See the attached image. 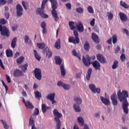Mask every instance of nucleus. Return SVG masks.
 <instances>
[{"instance_id": "obj_64", "label": "nucleus", "mask_w": 129, "mask_h": 129, "mask_svg": "<svg viewBox=\"0 0 129 129\" xmlns=\"http://www.w3.org/2000/svg\"><path fill=\"white\" fill-rule=\"evenodd\" d=\"M94 31H95L96 32H97V33H99V29H98V28L97 27V26H95L94 27Z\"/></svg>"}, {"instance_id": "obj_38", "label": "nucleus", "mask_w": 129, "mask_h": 129, "mask_svg": "<svg viewBox=\"0 0 129 129\" xmlns=\"http://www.w3.org/2000/svg\"><path fill=\"white\" fill-rule=\"evenodd\" d=\"M69 25L71 30H73L75 29L76 26L74 25V22H73L72 21H70L69 22Z\"/></svg>"}, {"instance_id": "obj_6", "label": "nucleus", "mask_w": 129, "mask_h": 129, "mask_svg": "<svg viewBox=\"0 0 129 129\" xmlns=\"http://www.w3.org/2000/svg\"><path fill=\"white\" fill-rule=\"evenodd\" d=\"M74 100L77 104H74V108L76 112H80L81 109H80V106L79 104H81L82 100L78 97H75L74 98Z\"/></svg>"}, {"instance_id": "obj_56", "label": "nucleus", "mask_w": 129, "mask_h": 129, "mask_svg": "<svg viewBox=\"0 0 129 129\" xmlns=\"http://www.w3.org/2000/svg\"><path fill=\"white\" fill-rule=\"evenodd\" d=\"M7 4V1L6 0H0V6H4Z\"/></svg>"}, {"instance_id": "obj_27", "label": "nucleus", "mask_w": 129, "mask_h": 129, "mask_svg": "<svg viewBox=\"0 0 129 129\" xmlns=\"http://www.w3.org/2000/svg\"><path fill=\"white\" fill-rule=\"evenodd\" d=\"M84 48L85 51L87 52H89V49H90V45H89V43L88 41H85V43L84 45Z\"/></svg>"}, {"instance_id": "obj_51", "label": "nucleus", "mask_w": 129, "mask_h": 129, "mask_svg": "<svg viewBox=\"0 0 129 129\" xmlns=\"http://www.w3.org/2000/svg\"><path fill=\"white\" fill-rule=\"evenodd\" d=\"M18 25L17 24H15L13 26H12V31H15L16 30L18 29Z\"/></svg>"}, {"instance_id": "obj_16", "label": "nucleus", "mask_w": 129, "mask_h": 129, "mask_svg": "<svg viewBox=\"0 0 129 129\" xmlns=\"http://www.w3.org/2000/svg\"><path fill=\"white\" fill-rule=\"evenodd\" d=\"M92 66L94 67V69L96 71L100 70V63L97 60H94L92 63Z\"/></svg>"}, {"instance_id": "obj_28", "label": "nucleus", "mask_w": 129, "mask_h": 129, "mask_svg": "<svg viewBox=\"0 0 129 129\" xmlns=\"http://www.w3.org/2000/svg\"><path fill=\"white\" fill-rule=\"evenodd\" d=\"M24 60L25 57L24 56H21L17 59L16 62L18 65H20V64H22V62H24Z\"/></svg>"}, {"instance_id": "obj_44", "label": "nucleus", "mask_w": 129, "mask_h": 129, "mask_svg": "<svg viewBox=\"0 0 129 129\" xmlns=\"http://www.w3.org/2000/svg\"><path fill=\"white\" fill-rule=\"evenodd\" d=\"M27 67H28V64L26 63V64H24L23 66H21V68L22 70L23 71V72H26Z\"/></svg>"}, {"instance_id": "obj_53", "label": "nucleus", "mask_w": 129, "mask_h": 129, "mask_svg": "<svg viewBox=\"0 0 129 129\" xmlns=\"http://www.w3.org/2000/svg\"><path fill=\"white\" fill-rule=\"evenodd\" d=\"M46 26L47 25H46V23L45 22V21L41 22V27L42 29L45 28Z\"/></svg>"}, {"instance_id": "obj_62", "label": "nucleus", "mask_w": 129, "mask_h": 129, "mask_svg": "<svg viewBox=\"0 0 129 129\" xmlns=\"http://www.w3.org/2000/svg\"><path fill=\"white\" fill-rule=\"evenodd\" d=\"M0 66L1 67L5 70V67L4 66V64L3 63V61H2V59L0 58Z\"/></svg>"}, {"instance_id": "obj_10", "label": "nucleus", "mask_w": 129, "mask_h": 129, "mask_svg": "<svg viewBox=\"0 0 129 129\" xmlns=\"http://www.w3.org/2000/svg\"><path fill=\"white\" fill-rule=\"evenodd\" d=\"M78 122H79V124L81 125V126H84L83 129H89V127L87 124H85L84 125V120L82 116H79L77 118Z\"/></svg>"}, {"instance_id": "obj_4", "label": "nucleus", "mask_w": 129, "mask_h": 129, "mask_svg": "<svg viewBox=\"0 0 129 129\" xmlns=\"http://www.w3.org/2000/svg\"><path fill=\"white\" fill-rule=\"evenodd\" d=\"M74 36H70L69 38V42L73 43V44H79L80 42V39L79 38V35L78 32L76 30L74 31Z\"/></svg>"}, {"instance_id": "obj_58", "label": "nucleus", "mask_w": 129, "mask_h": 129, "mask_svg": "<svg viewBox=\"0 0 129 129\" xmlns=\"http://www.w3.org/2000/svg\"><path fill=\"white\" fill-rule=\"evenodd\" d=\"M6 76L7 81H8V83H11L12 81H11V78H10V76H8V75H6Z\"/></svg>"}, {"instance_id": "obj_12", "label": "nucleus", "mask_w": 129, "mask_h": 129, "mask_svg": "<svg viewBox=\"0 0 129 129\" xmlns=\"http://www.w3.org/2000/svg\"><path fill=\"white\" fill-rule=\"evenodd\" d=\"M17 16L18 17H22L23 16V7L20 4H17L16 6Z\"/></svg>"}, {"instance_id": "obj_18", "label": "nucleus", "mask_w": 129, "mask_h": 129, "mask_svg": "<svg viewBox=\"0 0 129 129\" xmlns=\"http://www.w3.org/2000/svg\"><path fill=\"white\" fill-rule=\"evenodd\" d=\"M119 16L120 18V20L122 22H126L127 21V16L125 14L122 13V12H120L119 13Z\"/></svg>"}, {"instance_id": "obj_52", "label": "nucleus", "mask_w": 129, "mask_h": 129, "mask_svg": "<svg viewBox=\"0 0 129 129\" xmlns=\"http://www.w3.org/2000/svg\"><path fill=\"white\" fill-rule=\"evenodd\" d=\"M66 7L67 8V10H71L72 9V6L71 3L66 4Z\"/></svg>"}, {"instance_id": "obj_32", "label": "nucleus", "mask_w": 129, "mask_h": 129, "mask_svg": "<svg viewBox=\"0 0 129 129\" xmlns=\"http://www.w3.org/2000/svg\"><path fill=\"white\" fill-rule=\"evenodd\" d=\"M33 52L34 53V56L36 59L38 60V61H40V60H41V56L39 55V54L38 53V52H37V51L36 50L34 49Z\"/></svg>"}, {"instance_id": "obj_20", "label": "nucleus", "mask_w": 129, "mask_h": 129, "mask_svg": "<svg viewBox=\"0 0 129 129\" xmlns=\"http://www.w3.org/2000/svg\"><path fill=\"white\" fill-rule=\"evenodd\" d=\"M100 98L103 103H104V104H105V105H109V104H110V102H109V100L108 99L105 98L102 96H100Z\"/></svg>"}, {"instance_id": "obj_63", "label": "nucleus", "mask_w": 129, "mask_h": 129, "mask_svg": "<svg viewBox=\"0 0 129 129\" xmlns=\"http://www.w3.org/2000/svg\"><path fill=\"white\" fill-rule=\"evenodd\" d=\"M95 93H98V94H99V93H100V88H96L95 89Z\"/></svg>"}, {"instance_id": "obj_2", "label": "nucleus", "mask_w": 129, "mask_h": 129, "mask_svg": "<svg viewBox=\"0 0 129 129\" xmlns=\"http://www.w3.org/2000/svg\"><path fill=\"white\" fill-rule=\"evenodd\" d=\"M49 2L51 3V8L52 9L51 15L52 17H53L55 22H58V21H59V17L58 16L57 11H56V9L58 8L57 0H49Z\"/></svg>"}, {"instance_id": "obj_35", "label": "nucleus", "mask_w": 129, "mask_h": 129, "mask_svg": "<svg viewBox=\"0 0 129 129\" xmlns=\"http://www.w3.org/2000/svg\"><path fill=\"white\" fill-rule=\"evenodd\" d=\"M37 46L39 48V49L43 50V49H45V47L46 45L44 43H37Z\"/></svg>"}, {"instance_id": "obj_47", "label": "nucleus", "mask_w": 129, "mask_h": 129, "mask_svg": "<svg viewBox=\"0 0 129 129\" xmlns=\"http://www.w3.org/2000/svg\"><path fill=\"white\" fill-rule=\"evenodd\" d=\"M52 51L48 50V51H46V56L48 57V58H50L52 57Z\"/></svg>"}, {"instance_id": "obj_33", "label": "nucleus", "mask_w": 129, "mask_h": 129, "mask_svg": "<svg viewBox=\"0 0 129 129\" xmlns=\"http://www.w3.org/2000/svg\"><path fill=\"white\" fill-rule=\"evenodd\" d=\"M89 88L90 89V90H91L92 92H93V93H95V89L96 88L95 87V85L90 84L89 85Z\"/></svg>"}, {"instance_id": "obj_9", "label": "nucleus", "mask_w": 129, "mask_h": 129, "mask_svg": "<svg viewBox=\"0 0 129 129\" xmlns=\"http://www.w3.org/2000/svg\"><path fill=\"white\" fill-rule=\"evenodd\" d=\"M44 10L41 9H37L36 10V14L37 15H39L41 18L43 19H48L49 18V16L48 15L44 14Z\"/></svg>"}, {"instance_id": "obj_14", "label": "nucleus", "mask_w": 129, "mask_h": 129, "mask_svg": "<svg viewBox=\"0 0 129 129\" xmlns=\"http://www.w3.org/2000/svg\"><path fill=\"white\" fill-rule=\"evenodd\" d=\"M97 59L98 61L100 62V63H102V64H105L106 63V60H105V58L102 54H98L96 55Z\"/></svg>"}, {"instance_id": "obj_61", "label": "nucleus", "mask_w": 129, "mask_h": 129, "mask_svg": "<svg viewBox=\"0 0 129 129\" xmlns=\"http://www.w3.org/2000/svg\"><path fill=\"white\" fill-rule=\"evenodd\" d=\"M120 50V47L119 46L117 45L116 49L115 50V53L116 54L117 53H118V51Z\"/></svg>"}, {"instance_id": "obj_8", "label": "nucleus", "mask_w": 129, "mask_h": 129, "mask_svg": "<svg viewBox=\"0 0 129 129\" xmlns=\"http://www.w3.org/2000/svg\"><path fill=\"white\" fill-rule=\"evenodd\" d=\"M34 76L37 80L42 79V71L41 69L36 68L34 70Z\"/></svg>"}, {"instance_id": "obj_22", "label": "nucleus", "mask_w": 129, "mask_h": 129, "mask_svg": "<svg viewBox=\"0 0 129 129\" xmlns=\"http://www.w3.org/2000/svg\"><path fill=\"white\" fill-rule=\"evenodd\" d=\"M54 47L55 49H57V50H59L61 49V40L60 39H58L54 44Z\"/></svg>"}, {"instance_id": "obj_45", "label": "nucleus", "mask_w": 129, "mask_h": 129, "mask_svg": "<svg viewBox=\"0 0 129 129\" xmlns=\"http://www.w3.org/2000/svg\"><path fill=\"white\" fill-rule=\"evenodd\" d=\"M29 40H30V38H29V36L28 35H25L24 36V41L26 44H28Z\"/></svg>"}, {"instance_id": "obj_43", "label": "nucleus", "mask_w": 129, "mask_h": 129, "mask_svg": "<svg viewBox=\"0 0 129 129\" xmlns=\"http://www.w3.org/2000/svg\"><path fill=\"white\" fill-rule=\"evenodd\" d=\"M112 42L113 44H115L117 42V36L116 35H114L112 36Z\"/></svg>"}, {"instance_id": "obj_49", "label": "nucleus", "mask_w": 129, "mask_h": 129, "mask_svg": "<svg viewBox=\"0 0 129 129\" xmlns=\"http://www.w3.org/2000/svg\"><path fill=\"white\" fill-rule=\"evenodd\" d=\"M120 59L121 61L123 62V61L125 60V55L124 54L122 53L120 56Z\"/></svg>"}, {"instance_id": "obj_11", "label": "nucleus", "mask_w": 129, "mask_h": 129, "mask_svg": "<svg viewBox=\"0 0 129 129\" xmlns=\"http://www.w3.org/2000/svg\"><path fill=\"white\" fill-rule=\"evenodd\" d=\"M75 29L78 31V32H80V33H82L83 31H84V26H83V24L81 22L79 21L76 25Z\"/></svg>"}, {"instance_id": "obj_29", "label": "nucleus", "mask_w": 129, "mask_h": 129, "mask_svg": "<svg viewBox=\"0 0 129 129\" xmlns=\"http://www.w3.org/2000/svg\"><path fill=\"white\" fill-rule=\"evenodd\" d=\"M17 44V37H14L11 42L12 48H16V45Z\"/></svg>"}, {"instance_id": "obj_42", "label": "nucleus", "mask_w": 129, "mask_h": 129, "mask_svg": "<svg viewBox=\"0 0 129 129\" xmlns=\"http://www.w3.org/2000/svg\"><path fill=\"white\" fill-rule=\"evenodd\" d=\"M107 14L108 19L109 20V21H111V20L113 18V15L112 14V13L109 12H107Z\"/></svg>"}, {"instance_id": "obj_5", "label": "nucleus", "mask_w": 129, "mask_h": 129, "mask_svg": "<svg viewBox=\"0 0 129 129\" xmlns=\"http://www.w3.org/2000/svg\"><path fill=\"white\" fill-rule=\"evenodd\" d=\"M83 63L86 67H89L90 66L91 62H90V60H92L94 61L95 60V55H92V56H89V55H87L86 58L84 56H83Z\"/></svg>"}, {"instance_id": "obj_13", "label": "nucleus", "mask_w": 129, "mask_h": 129, "mask_svg": "<svg viewBox=\"0 0 129 129\" xmlns=\"http://www.w3.org/2000/svg\"><path fill=\"white\" fill-rule=\"evenodd\" d=\"M110 98L113 105L116 106L117 105V96H116V94L114 93L111 95Z\"/></svg>"}, {"instance_id": "obj_60", "label": "nucleus", "mask_w": 129, "mask_h": 129, "mask_svg": "<svg viewBox=\"0 0 129 129\" xmlns=\"http://www.w3.org/2000/svg\"><path fill=\"white\" fill-rule=\"evenodd\" d=\"M22 6H23V7L24 9L27 10L28 8L26 6V3H25V1H22Z\"/></svg>"}, {"instance_id": "obj_41", "label": "nucleus", "mask_w": 129, "mask_h": 129, "mask_svg": "<svg viewBox=\"0 0 129 129\" xmlns=\"http://www.w3.org/2000/svg\"><path fill=\"white\" fill-rule=\"evenodd\" d=\"M120 5L121 6V7L124 8V9H127V8H128V6L126 5V3H125V2H123L121 1H120Z\"/></svg>"}, {"instance_id": "obj_24", "label": "nucleus", "mask_w": 129, "mask_h": 129, "mask_svg": "<svg viewBox=\"0 0 129 129\" xmlns=\"http://www.w3.org/2000/svg\"><path fill=\"white\" fill-rule=\"evenodd\" d=\"M60 69L61 76H65L66 75V71L65 70V68H64V64H61L60 66Z\"/></svg>"}, {"instance_id": "obj_31", "label": "nucleus", "mask_w": 129, "mask_h": 129, "mask_svg": "<svg viewBox=\"0 0 129 129\" xmlns=\"http://www.w3.org/2000/svg\"><path fill=\"white\" fill-rule=\"evenodd\" d=\"M34 94L35 95L36 98H37L38 100H40V98L42 97V94H41V93H40V92L38 91H35L34 92Z\"/></svg>"}, {"instance_id": "obj_54", "label": "nucleus", "mask_w": 129, "mask_h": 129, "mask_svg": "<svg viewBox=\"0 0 129 129\" xmlns=\"http://www.w3.org/2000/svg\"><path fill=\"white\" fill-rule=\"evenodd\" d=\"M5 16L7 20H9V19H10V13H9V12H5Z\"/></svg>"}, {"instance_id": "obj_50", "label": "nucleus", "mask_w": 129, "mask_h": 129, "mask_svg": "<svg viewBox=\"0 0 129 129\" xmlns=\"http://www.w3.org/2000/svg\"><path fill=\"white\" fill-rule=\"evenodd\" d=\"M39 114V108H36L32 115H38Z\"/></svg>"}, {"instance_id": "obj_30", "label": "nucleus", "mask_w": 129, "mask_h": 129, "mask_svg": "<svg viewBox=\"0 0 129 129\" xmlns=\"http://www.w3.org/2000/svg\"><path fill=\"white\" fill-rule=\"evenodd\" d=\"M7 57H13V51L11 49H7L6 51Z\"/></svg>"}, {"instance_id": "obj_23", "label": "nucleus", "mask_w": 129, "mask_h": 129, "mask_svg": "<svg viewBox=\"0 0 129 129\" xmlns=\"http://www.w3.org/2000/svg\"><path fill=\"white\" fill-rule=\"evenodd\" d=\"M54 59L55 61V64H56V65L61 66V64H62V59H61V57H60V56H55Z\"/></svg>"}, {"instance_id": "obj_55", "label": "nucleus", "mask_w": 129, "mask_h": 129, "mask_svg": "<svg viewBox=\"0 0 129 129\" xmlns=\"http://www.w3.org/2000/svg\"><path fill=\"white\" fill-rule=\"evenodd\" d=\"M7 23V20L2 19L0 20V24L1 25H5V24Z\"/></svg>"}, {"instance_id": "obj_37", "label": "nucleus", "mask_w": 129, "mask_h": 129, "mask_svg": "<svg viewBox=\"0 0 129 129\" xmlns=\"http://www.w3.org/2000/svg\"><path fill=\"white\" fill-rule=\"evenodd\" d=\"M48 108H49V107H47L45 104H42L41 109L43 113H45L47 111V109Z\"/></svg>"}, {"instance_id": "obj_1", "label": "nucleus", "mask_w": 129, "mask_h": 129, "mask_svg": "<svg viewBox=\"0 0 129 129\" xmlns=\"http://www.w3.org/2000/svg\"><path fill=\"white\" fill-rule=\"evenodd\" d=\"M118 99L120 102L123 101L122 104L123 110L126 114L128 113V102L126 99L128 97V93L126 91H122V92L119 91L117 93Z\"/></svg>"}, {"instance_id": "obj_7", "label": "nucleus", "mask_w": 129, "mask_h": 129, "mask_svg": "<svg viewBox=\"0 0 129 129\" xmlns=\"http://www.w3.org/2000/svg\"><path fill=\"white\" fill-rule=\"evenodd\" d=\"M0 32L2 36L4 37H10V30L8 29V28L6 26H3V25H0Z\"/></svg>"}, {"instance_id": "obj_21", "label": "nucleus", "mask_w": 129, "mask_h": 129, "mask_svg": "<svg viewBox=\"0 0 129 129\" xmlns=\"http://www.w3.org/2000/svg\"><path fill=\"white\" fill-rule=\"evenodd\" d=\"M35 116L34 115H31L30 116V118L29 119V126H33V125H35Z\"/></svg>"}, {"instance_id": "obj_26", "label": "nucleus", "mask_w": 129, "mask_h": 129, "mask_svg": "<svg viewBox=\"0 0 129 129\" xmlns=\"http://www.w3.org/2000/svg\"><path fill=\"white\" fill-rule=\"evenodd\" d=\"M25 105L27 107V108H29V109H33V108H34L33 104L29 101H26Z\"/></svg>"}, {"instance_id": "obj_34", "label": "nucleus", "mask_w": 129, "mask_h": 129, "mask_svg": "<svg viewBox=\"0 0 129 129\" xmlns=\"http://www.w3.org/2000/svg\"><path fill=\"white\" fill-rule=\"evenodd\" d=\"M72 54L74 56H75V57H77V58H78L79 60H81V57L80 56V55L77 53V52H76V50L75 49L73 50Z\"/></svg>"}, {"instance_id": "obj_39", "label": "nucleus", "mask_w": 129, "mask_h": 129, "mask_svg": "<svg viewBox=\"0 0 129 129\" xmlns=\"http://www.w3.org/2000/svg\"><path fill=\"white\" fill-rule=\"evenodd\" d=\"M0 121H1V122L3 123L4 127L5 129H9V125H8L7 124V122H6V121H5L3 119H1L0 120Z\"/></svg>"}, {"instance_id": "obj_48", "label": "nucleus", "mask_w": 129, "mask_h": 129, "mask_svg": "<svg viewBox=\"0 0 129 129\" xmlns=\"http://www.w3.org/2000/svg\"><path fill=\"white\" fill-rule=\"evenodd\" d=\"M76 11L77 13H79L80 14H82V13H83V9H82V8L81 7L77 8Z\"/></svg>"}, {"instance_id": "obj_3", "label": "nucleus", "mask_w": 129, "mask_h": 129, "mask_svg": "<svg viewBox=\"0 0 129 129\" xmlns=\"http://www.w3.org/2000/svg\"><path fill=\"white\" fill-rule=\"evenodd\" d=\"M53 113L54 116V120L56 122V129H61V121H60V119L62 117V114L58 111L57 109H54L53 110Z\"/></svg>"}, {"instance_id": "obj_19", "label": "nucleus", "mask_w": 129, "mask_h": 129, "mask_svg": "<svg viewBox=\"0 0 129 129\" xmlns=\"http://www.w3.org/2000/svg\"><path fill=\"white\" fill-rule=\"evenodd\" d=\"M93 41L95 42V43H96L97 44H98L99 43V37H98V35L95 34L94 33H92V37H91Z\"/></svg>"}, {"instance_id": "obj_17", "label": "nucleus", "mask_w": 129, "mask_h": 129, "mask_svg": "<svg viewBox=\"0 0 129 129\" xmlns=\"http://www.w3.org/2000/svg\"><path fill=\"white\" fill-rule=\"evenodd\" d=\"M13 75L15 77H20V76H23L24 73H23V71L16 69L14 71Z\"/></svg>"}, {"instance_id": "obj_40", "label": "nucleus", "mask_w": 129, "mask_h": 129, "mask_svg": "<svg viewBox=\"0 0 129 129\" xmlns=\"http://www.w3.org/2000/svg\"><path fill=\"white\" fill-rule=\"evenodd\" d=\"M87 11H88V13H89L90 14H93V13L94 12V11L93 10V8H92V6H89L88 7Z\"/></svg>"}, {"instance_id": "obj_15", "label": "nucleus", "mask_w": 129, "mask_h": 129, "mask_svg": "<svg viewBox=\"0 0 129 129\" xmlns=\"http://www.w3.org/2000/svg\"><path fill=\"white\" fill-rule=\"evenodd\" d=\"M47 99L51 101L52 104L56 103V101H55V93H53L49 95H47L46 96Z\"/></svg>"}, {"instance_id": "obj_25", "label": "nucleus", "mask_w": 129, "mask_h": 129, "mask_svg": "<svg viewBox=\"0 0 129 129\" xmlns=\"http://www.w3.org/2000/svg\"><path fill=\"white\" fill-rule=\"evenodd\" d=\"M91 73H92V69L90 68L88 69L87 75L86 76V79L87 80H88V81H89V80H90Z\"/></svg>"}, {"instance_id": "obj_36", "label": "nucleus", "mask_w": 129, "mask_h": 129, "mask_svg": "<svg viewBox=\"0 0 129 129\" xmlns=\"http://www.w3.org/2000/svg\"><path fill=\"white\" fill-rule=\"evenodd\" d=\"M118 67V61L117 60H114L113 65L112 66V69H116Z\"/></svg>"}, {"instance_id": "obj_46", "label": "nucleus", "mask_w": 129, "mask_h": 129, "mask_svg": "<svg viewBox=\"0 0 129 129\" xmlns=\"http://www.w3.org/2000/svg\"><path fill=\"white\" fill-rule=\"evenodd\" d=\"M62 87L63 89H64L65 90H68L70 89V85H69L68 84H64L63 85Z\"/></svg>"}, {"instance_id": "obj_59", "label": "nucleus", "mask_w": 129, "mask_h": 129, "mask_svg": "<svg viewBox=\"0 0 129 129\" xmlns=\"http://www.w3.org/2000/svg\"><path fill=\"white\" fill-rule=\"evenodd\" d=\"M65 84H63V82H62V81H59L57 82V86H61V87H63V86Z\"/></svg>"}, {"instance_id": "obj_57", "label": "nucleus", "mask_w": 129, "mask_h": 129, "mask_svg": "<svg viewBox=\"0 0 129 129\" xmlns=\"http://www.w3.org/2000/svg\"><path fill=\"white\" fill-rule=\"evenodd\" d=\"M91 26H92V27H93L94 26V25H95V19H93L90 23Z\"/></svg>"}]
</instances>
